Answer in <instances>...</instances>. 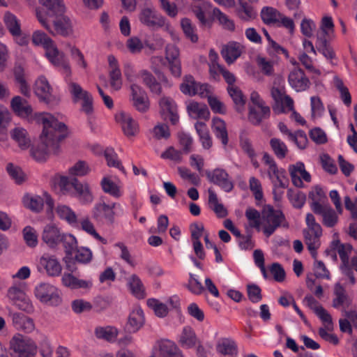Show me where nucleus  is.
<instances>
[{
    "label": "nucleus",
    "instance_id": "obj_33",
    "mask_svg": "<svg viewBox=\"0 0 357 357\" xmlns=\"http://www.w3.org/2000/svg\"><path fill=\"white\" fill-rule=\"evenodd\" d=\"M271 115L268 106L249 107L248 119L255 126H259L263 120L267 119Z\"/></svg>",
    "mask_w": 357,
    "mask_h": 357
},
{
    "label": "nucleus",
    "instance_id": "obj_55",
    "mask_svg": "<svg viewBox=\"0 0 357 357\" xmlns=\"http://www.w3.org/2000/svg\"><path fill=\"white\" fill-rule=\"evenodd\" d=\"M79 224L81 226V228L88 233L89 234L91 235L93 237H94L98 241H100L103 244H107V240L102 236H100L96 231L93 222L89 220V218H85L79 220Z\"/></svg>",
    "mask_w": 357,
    "mask_h": 357
},
{
    "label": "nucleus",
    "instance_id": "obj_37",
    "mask_svg": "<svg viewBox=\"0 0 357 357\" xmlns=\"http://www.w3.org/2000/svg\"><path fill=\"white\" fill-rule=\"evenodd\" d=\"M335 298L333 299V307L339 308L342 306L344 309L349 307L351 304V300L347 294L344 288L340 284L337 283L334 287Z\"/></svg>",
    "mask_w": 357,
    "mask_h": 357
},
{
    "label": "nucleus",
    "instance_id": "obj_63",
    "mask_svg": "<svg viewBox=\"0 0 357 357\" xmlns=\"http://www.w3.org/2000/svg\"><path fill=\"white\" fill-rule=\"evenodd\" d=\"M75 260L81 264H88L92 259V252L90 249L81 247L75 250Z\"/></svg>",
    "mask_w": 357,
    "mask_h": 357
},
{
    "label": "nucleus",
    "instance_id": "obj_42",
    "mask_svg": "<svg viewBox=\"0 0 357 357\" xmlns=\"http://www.w3.org/2000/svg\"><path fill=\"white\" fill-rule=\"evenodd\" d=\"M197 340L194 330L189 326L184 327L179 337V343L181 347L187 349L192 348L195 346Z\"/></svg>",
    "mask_w": 357,
    "mask_h": 357
},
{
    "label": "nucleus",
    "instance_id": "obj_32",
    "mask_svg": "<svg viewBox=\"0 0 357 357\" xmlns=\"http://www.w3.org/2000/svg\"><path fill=\"white\" fill-rule=\"evenodd\" d=\"M11 139L22 150L27 149L31 145V138L27 131L22 127H15L10 131Z\"/></svg>",
    "mask_w": 357,
    "mask_h": 357
},
{
    "label": "nucleus",
    "instance_id": "obj_34",
    "mask_svg": "<svg viewBox=\"0 0 357 357\" xmlns=\"http://www.w3.org/2000/svg\"><path fill=\"white\" fill-rule=\"evenodd\" d=\"M186 108L189 116L192 119H208L209 118L210 113L205 104L190 101L187 104Z\"/></svg>",
    "mask_w": 357,
    "mask_h": 357
},
{
    "label": "nucleus",
    "instance_id": "obj_54",
    "mask_svg": "<svg viewBox=\"0 0 357 357\" xmlns=\"http://www.w3.org/2000/svg\"><path fill=\"white\" fill-rule=\"evenodd\" d=\"M104 156L109 167H116L121 171H124L121 161L118 158V155L114 149L112 147H107L104 151Z\"/></svg>",
    "mask_w": 357,
    "mask_h": 357
},
{
    "label": "nucleus",
    "instance_id": "obj_23",
    "mask_svg": "<svg viewBox=\"0 0 357 357\" xmlns=\"http://www.w3.org/2000/svg\"><path fill=\"white\" fill-rule=\"evenodd\" d=\"M139 19L142 24L153 29H158L165 24V18L149 8L142 10Z\"/></svg>",
    "mask_w": 357,
    "mask_h": 357
},
{
    "label": "nucleus",
    "instance_id": "obj_44",
    "mask_svg": "<svg viewBox=\"0 0 357 357\" xmlns=\"http://www.w3.org/2000/svg\"><path fill=\"white\" fill-rule=\"evenodd\" d=\"M195 128L199 136V140L204 149H208L212 146L213 142L206 125L203 122H197Z\"/></svg>",
    "mask_w": 357,
    "mask_h": 357
},
{
    "label": "nucleus",
    "instance_id": "obj_2",
    "mask_svg": "<svg viewBox=\"0 0 357 357\" xmlns=\"http://www.w3.org/2000/svg\"><path fill=\"white\" fill-rule=\"evenodd\" d=\"M59 186L63 195L76 197L82 204L92 202L93 197L87 183H81L77 178L61 176Z\"/></svg>",
    "mask_w": 357,
    "mask_h": 357
},
{
    "label": "nucleus",
    "instance_id": "obj_60",
    "mask_svg": "<svg viewBox=\"0 0 357 357\" xmlns=\"http://www.w3.org/2000/svg\"><path fill=\"white\" fill-rule=\"evenodd\" d=\"M37 333L40 337L39 348L41 355L43 357H51L53 354V349L47 337L38 331H37Z\"/></svg>",
    "mask_w": 357,
    "mask_h": 357
},
{
    "label": "nucleus",
    "instance_id": "obj_15",
    "mask_svg": "<svg viewBox=\"0 0 357 357\" xmlns=\"http://www.w3.org/2000/svg\"><path fill=\"white\" fill-rule=\"evenodd\" d=\"M206 176L211 183L220 187L224 191L229 192L234 188V183L227 172L222 169H215L206 171Z\"/></svg>",
    "mask_w": 357,
    "mask_h": 357
},
{
    "label": "nucleus",
    "instance_id": "obj_64",
    "mask_svg": "<svg viewBox=\"0 0 357 357\" xmlns=\"http://www.w3.org/2000/svg\"><path fill=\"white\" fill-rule=\"evenodd\" d=\"M189 276L190 277L188 282L186 284V287L193 294H201L204 290V286L194 274L190 273Z\"/></svg>",
    "mask_w": 357,
    "mask_h": 357
},
{
    "label": "nucleus",
    "instance_id": "obj_6",
    "mask_svg": "<svg viewBox=\"0 0 357 357\" xmlns=\"http://www.w3.org/2000/svg\"><path fill=\"white\" fill-rule=\"evenodd\" d=\"M36 17L42 26L53 35L59 34L63 36H68L73 33L72 22L66 16L57 17L52 22V24L50 23L49 19L42 11H37Z\"/></svg>",
    "mask_w": 357,
    "mask_h": 357
},
{
    "label": "nucleus",
    "instance_id": "obj_38",
    "mask_svg": "<svg viewBox=\"0 0 357 357\" xmlns=\"http://www.w3.org/2000/svg\"><path fill=\"white\" fill-rule=\"evenodd\" d=\"M10 106L13 112L22 118L28 117L32 112L31 105L20 96H15L10 102Z\"/></svg>",
    "mask_w": 357,
    "mask_h": 357
},
{
    "label": "nucleus",
    "instance_id": "obj_11",
    "mask_svg": "<svg viewBox=\"0 0 357 357\" xmlns=\"http://www.w3.org/2000/svg\"><path fill=\"white\" fill-rule=\"evenodd\" d=\"M117 208H121L119 204L114 202L107 204L101 200L95 204L93 208V217L98 222L112 225L115 218L114 209Z\"/></svg>",
    "mask_w": 357,
    "mask_h": 357
},
{
    "label": "nucleus",
    "instance_id": "obj_31",
    "mask_svg": "<svg viewBox=\"0 0 357 357\" xmlns=\"http://www.w3.org/2000/svg\"><path fill=\"white\" fill-rule=\"evenodd\" d=\"M39 3L46 8L47 12L43 13L47 19L54 15H62L66 11L63 0H39Z\"/></svg>",
    "mask_w": 357,
    "mask_h": 357
},
{
    "label": "nucleus",
    "instance_id": "obj_20",
    "mask_svg": "<svg viewBox=\"0 0 357 357\" xmlns=\"http://www.w3.org/2000/svg\"><path fill=\"white\" fill-rule=\"evenodd\" d=\"M115 119L121 125L126 136H135L138 132V124L129 113L121 111L115 115Z\"/></svg>",
    "mask_w": 357,
    "mask_h": 357
},
{
    "label": "nucleus",
    "instance_id": "obj_57",
    "mask_svg": "<svg viewBox=\"0 0 357 357\" xmlns=\"http://www.w3.org/2000/svg\"><path fill=\"white\" fill-rule=\"evenodd\" d=\"M181 24L186 38L192 43H197L199 38L195 33L196 28L192 25L191 21L188 18H184L181 20Z\"/></svg>",
    "mask_w": 357,
    "mask_h": 357
},
{
    "label": "nucleus",
    "instance_id": "obj_9",
    "mask_svg": "<svg viewBox=\"0 0 357 357\" xmlns=\"http://www.w3.org/2000/svg\"><path fill=\"white\" fill-rule=\"evenodd\" d=\"M313 212L321 217V221L324 226L328 228H333L337 225L340 221V215L337 209H334L328 204H319L315 203L313 206Z\"/></svg>",
    "mask_w": 357,
    "mask_h": 357
},
{
    "label": "nucleus",
    "instance_id": "obj_61",
    "mask_svg": "<svg viewBox=\"0 0 357 357\" xmlns=\"http://www.w3.org/2000/svg\"><path fill=\"white\" fill-rule=\"evenodd\" d=\"M32 41L36 45H43L45 50H47L54 43L53 40L46 33L40 31H35L33 33Z\"/></svg>",
    "mask_w": 357,
    "mask_h": 357
},
{
    "label": "nucleus",
    "instance_id": "obj_47",
    "mask_svg": "<svg viewBox=\"0 0 357 357\" xmlns=\"http://www.w3.org/2000/svg\"><path fill=\"white\" fill-rule=\"evenodd\" d=\"M208 204L210 207L219 218H224L227 215V211L222 204L218 202L216 193L211 189L208 190Z\"/></svg>",
    "mask_w": 357,
    "mask_h": 357
},
{
    "label": "nucleus",
    "instance_id": "obj_30",
    "mask_svg": "<svg viewBox=\"0 0 357 357\" xmlns=\"http://www.w3.org/2000/svg\"><path fill=\"white\" fill-rule=\"evenodd\" d=\"M107 61L110 86L114 91H119L122 86V77L118 61L113 55H109Z\"/></svg>",
    "mask_w": 357,
    "mask_h": 357
},
{
    "label": "nucleus",
    "instance_id": "obj_26",
    "mask_svg": "<svg viewBox=\"0 0 357 357\" xmlns=\"http://www.w3.org/2000/svg\"><path fill=\"white\" fill-rule=\"evenodd\" d=\"M39 268H43L45 273L51 277L59 276L62 271V266L57 258L47 254L40 257Z\"/></svg>",
    "mask_w": 357,
    "mask_h": 357
},
{
    "label": "nucleus",
    "instance_id": "obj_48",
    "mask_svg": "<svg viewBox=\"0 0 357 357\" xmlns=\"http://www.w3.org/2000/svg\"><path fill=\"white\" fill-rule=\"evenodd\" d=\"M128 287L132 294L138 298L145 296L144 285L137 275H131L128 280Z\"/></svg>",
    "mask_w": 357,
    "mask_h": 357
},
{
    "label": "nucleus",
    "instance_id": "obj_36",
    "mask_svg": "<svg viewBox=\"0 0 357 357\" xmlns=\"http://www.w3.org/2000/svg\"><path fill=\"white\" fill-rule=\"evenodd\" d=\"M237 17L243 22H250L256 18L257 13L255 8L246 1L239 0L236 8Z\"/></svg>",
    "mask_w": 357,
    "mask_h": 357
},
{
    "label": "nucleus",
    "instance_id": "obj_39",
    "mask_svg": "<svg viewBox=\"0 0 357 357\" xmlns=\"http://www.w3.org/2000/svg\"><path fill=\"white\" fill-rule=\"evenodd\" d=\"M3 22L10 33L13 37L21 36L22 29L20 21L14 14L10 11H6L4 13Z\"/></svg>",
    "mask_w": 357,
    "mask_h": 357
},
{
    "label": "nucleus",
    "instance_id": "obj_28",
    "mask_svg": "<svg viewBox=\"0 0 357 357\" xmlns=\"http://www.w3.org/2000/svg\"><path fill=\"white\" fill-rule=\"evenodd\" d=\"M218 354L224 357H237L238 350L236 341L231 337L220 338L215 345Z\"/></svg>",
    "mask_w": 357,
    "mask_h": 357
},
{
    "label": "nucleus",
    "instance_id": "obj_56",
    "mask_svg": "<svg viewBox=\"0 0 357 357\" xmlns=\"http://www.w3.org/2000/svg\"><path fill=\"white\" fill-rule=\"evenodd\" d=\"M103 191L114 197H119L121 193L119 186L109 177H104L101 181Z\"/></svg>",
    "mask_w": 357,
    "mask_h": 357
},
{
    "label": "nucleus",
    "instance_id": "obj_43",
    "mask_svg": "<svg viewBox=\"0 0 357 357\" xmlns=\"http://www.w3.org/2000/svg\"><path fill=\"white\" fill-rule=\"evenodd\" d=\"M213 15L218 21L219 24L222 29L231 32L235 31L236 26L234 21L225 13H222L218 8H213Z\"/></svg>",
    "mask_w": 357,
    "mask_h": 357
},
{
    "label": "nucleus",
    "instance_id": "obj_3",
    "mask_svg": "<svg viewBox=\"0 0 357 357\" xmlns=\"http://www.w3.org/2000/svg\"><path fill=\"white\" fill-rule=\"evenodd\" d=\"M307 227L303 229V234L305 243L307 245L312 257L316 259L317 257V249L321 245V237L322 236V228L317 222L314 215L307 213L305 217Z\"/></svg>",
    "mask_w": 357,
    "mask_h": 357
},
{
    "label": "nucleus",
    "instance_id": "obj_12",
    "mask_svg": "<svg viewBox=\"0 0 357 357\" xmlns=\"http://www.w3.org/2000/svg\"><path fill=\"white\" fill-rule=\"evenodd\" d=\"M8 297L19 310L27 313L33 312V306L22 285H13L8 290Z\"/></svg>",
    "mask_w": 357,
    "mask_h": 357
},
{
    "label": "nucleus",
    "instance_id": "obj_53",
    "mask_svg": "<svg viewBox=\"0 0 357 357\" xmlns=\"http://www.w3.org/2000/svg\"><path fill=\"white\" fill-rule=\"evenodd\" d=\"M197 82L192 75H186L183 77V81L180 86L181 92L185 95L193 96L197 95L195 91Z\"/></svg>",
    "mask_w": 357,
    "mask_h": 357
},
{
    "label": "nucleus",
    "instance_id": "obj_13",
    "mask_svg": "<svg viewBox=\"0 0 357 357\" xmlns=\"http://www.w3.org/2000/svg\"><path fill=\"white\" fill-rule=\"evenodd\" d=\"M34 294L36 298L43 303L54 306H57L61 303L58 289L49 283H40L36 286Z\"/></svg>",
    "mask_w": 357,
    "mask_h": 357
},
{
    "label": "nucleus",
    "instance_id": "obj_18",
    "mask_svg": "<svg viewBox=\"0 0 357 357\" xmlns=\"http://www.w3.org/2000/svg\"><path fill=\"white\" fill-rule=\"evenodd\" d=\"M52 91V87L45 76L41 75L36 80L34 93L40 102L49 104L54 99Z\"/></svg>",
    "mask_w": 357,
    "mask_h": 357
},
{
    "label": "nucleus",
    "instance_id": "obj_58",
    "mask_svg": "<svg viewBox=\"0 0 357 357\" xmlns=\"http://www.w3.org/2000/svg\"><path fill=\"white\" fill-rule=\"evenodd\" d=\"M147 305L152 309L158 317H165L168 314L167 305L155 298H149L146 301Z\"/></svg>",
    "mask_w": 357,
    "mask_h": 357
},
{
    "label": "nucleus",
    "instance_id": "obj_52",
    "mask_svg": "<svg viewBox=\"0 0 357 357\" xmlns=\"http://www.w3.org/2000/svg\"><path fill=\"white\" fill-rule=\"evenodd\" d=\"M61 243H63L65 252L68 256H72L77 248V241L75 237L70 234H63Z\"/></svg>",
    "mask_w": 357,
    "mask_h": 357
},
{
    "label": "nucleus",
    "instance_id": "obj_19",
    "mask_svg": "<svg viewBox=\"0 0 357 357\" xmlns=\"http://www.w3.org/2000/svg\"><path fill=\"white\" fill-rule=\"evenodd\" d=\"M8 316L12 320L13 326L24 333H30L35 330V324L31 317H29L22 313L13 312L9 309Z\"/></svg>",
    "mask_w": 357,
    "mask_h": 357
},
{
    "label": "nucleus",
    "instance_id": "obj_41",
    "mask_svg": "<svg viewBox=\"0 0 357 357\" xmlns=\"http://www.w3.org/2000/svg\"><path fill=\"white\" fill-rule=\"evenodd\" d=\"M212 122V128L215 137L221 140V142L224 146H227L229 139L225 121L218 117H215L213 119Z\"/></svg>",
    "mask_w": 357,
    "mask_h": 357
},
{
    "label": "nucleus",
    "instance_id": "obj_5",
    "mask_svg": "<svg viewBox=\"0 0 357 357\" xmlns=\"http://www.w3.org/2000/svg\"><path fill=\"white\" fill-rule=\"evenodd\" d=\"M10 350L11 357H34L38 346L30 337L17 334L10 341Z\"/></svg>",
    "mask_w": 357,
    "mask_h": 357
},
{
    "label": "nucleus",
    "instance_id": "obj_25",
    "mask_svg": "<svg viewBox=\"0 0 357 357\" xmlns=\"http://www.w3.org/2000/svg\"><path fill=\"white\" fill-rule=\"evenodd\" d=\"M63 234L54 224H48L43 228L42 240L50 248H54L61 243Z\"/></svg>",
    "mask_w": 357,
    "mask_h": 357
},
{
    "label": "nucleus",
    "instance_id": "obj_62",
    "mask_svg": "<svg viewBox=\"0 0 357 357\" xmlns=\"http://www.w3.org/2000/svg\"><path fill=\"white\" fill-rule=\"evenodd\" d=\"M245 215L249 221L250 227L259 230L261 225L259 212L255 208H248Z\"/></svg>",
    "mask_w": 357,
    "mask_h": 357
},
{
    "label": "nucleus",
    "instance_id": "obj_35",
    "mask_svg": "<svg viewBox=\"0 0 357 357\" xmlns=\"http://www.w3.org/2000/svg\"><path fill=\"white\" fill-rule=\"evenodd\" d=\"M137 77L142 79V82L145 84L150 91L155 94L160 95L162 93V88L160 84L158 82L155 77L147 70H141L137 74Z\"/></svg>",
    "mask_w": 357,
    "mask_h": 357
},
{
    "label": "nucleus",
    "instance_id": "obj_50",
    "mask_svg": "<svg viewBox=\"0 0 357 357\" xmlns=\"http://www.w3.org/2000/svg\"><path fill=\"white\" fill-rule=\"evenodd\" d=\"M316 45L317 50L327 59L331 60L335 57V54L333 48L329 45L325 36H318Z\"/></svg>",
    "mask_w": 357,
    "mask_h": 357
},
{
    "label": "nucleus",
    "instance_id": "obj_21",
    "mask_svg": "<svg viewBox=\"0 0 357 357\" xmlns=\"http://www.w3.org/2000/svg\"><path fill=\"white\" fill-rule=\"evenodd\" d=\"M155 349L151 357H183L176 345L168 340L158 342Z\"/></svg>",
    "mask_w": 357,
    "mask_h": 357
},
{
    "label": "nucleus",
    "instance_id": "obj_14",
    "mask_svg": "<svg viewBox=\"0 0 357 357\" xmlns=\"http://www.w3.org/2000/svg\"><path fill=\"white\" fill-rule=\"evenodd\" d=\"M45 56L55 67L66 76L70 77L71 75V69L70 64L65 57L64 54L60 52L54 43L45 50Z\"/></svg>",
    "mask_w": 357,
    "mask_h": 357
},
{
    "label": "nucleus",
    "instance_id": "obj_27",
    "mask_svg": "<svg viewBox=\"0 0 357 357\" xmlns=\"http://www.w3.org/2000/svg\"><path fill=\"white\" fill-rule=\"evenodd\" d=\"M290 86L296 91H303L309 88L310 82L304 71L301 68L292 70L288 77Z\"/></svg>",
    "mask_w": 357,
    "mask_h": 357
},
{
    "label": "nucleus",
    "instance_id": "obj_10",
    "mask_svg": "<svg viewBox=\"0 0 357 357\" xmlns=\"http://www.w3.org/2000/svg\"><path fill=\"white\" fill-rule=\"evenodd\" d=\"M332 246L337 250L342 265L340 266L342 273L347 276L351 284L355 283V278L353 271L350 267L349 256L352 252V246L349 244H341L339 241H333Z\"/></svg>",
    "mask_w": 357,
    "mask_h": 357
},
{
    "label": "nucleus",
    "instance_id": "obj_29",
    "mask_svg": "<svg viewBox=\"0 0 357 357\" xmlns=\"http://www.w3.org/2000/svg\"><path fill=\"white\" fill-rule=\"evenodd\" d=\"M245 47L236 41H230L225 45L221 50V55L228 64L233 63L241 56Z\"/></svg>",
    "mask_w": 357,
    "mask_h": 357
},
{
    "label": "nucleus",
    "instance_id": "obj_17",
    "mask_svg": "<svg viewBox=\"0 0 357 357\" xmlns=\"http://www.w3.org/2000/svg\"><path fill=\"white\" fill-rule=\"evenodd\" d=\"M160 114L165 121H169L176 125L179 120L177 107L175 102L169 97H162L160 101Z\"/></svg>",
    "mask_w": 357,
    "mask_h": 357
},
{
    "label": "nucleus",
    "instance_id": "obj_7",
    "mask_svg": "<svg viewBox=\"0 0 357 357\" xmlns=\"http://www.w3.org/2000/svg\"><path fill=\"white\" fill-rule=\"evenodd\" d=\"M68 90L73 102L82 101V111L88 116L92 114L93 107V97L91 93L83 89L79 84L71 80L68 81Z\"/></svg>",
    "mask_w": 357,
    "mask_h": 357
},
{
    "label": "nucleus",
    "instance_id": "obj_16",
    "mask_svg": "<svg viewBox=\"0 0 357 357\" xmlns=\"http://www.w3.org/2000/svg\"><path fill=\"white\" fill-rule=\"evenodd\" d=\"M23 202L25 207L34 212L42 211L45 202L50 210L54 207V200L47 192H44L43 197L36 195H26L23 198Z\"/></svg>",
    "mask_w": 357,
    "mask_h": 357
},
{
    "label": "nucleus",
    "instance_id": "obj_1",
    "mask_svg": "<svg viewBox=\"0 0 357 357\" xmlns=\"http://www.w3.org/2000/svg\"><path fill=\"white\" fill-rule=\"evenodd\" d=\"M38 121L43 124L40 144L31 149L32 157L37 161L45 160L49 155L58 153L59 142L66 137L67 127L51 114H41Z\"/></svg>",
    "mask_w": 357,
    "mask_h": 357
},
{
    "label": "nucleus",
    "instance_id": "obj_59",
    "mask_svg": "<svg viewBox=\"0 0 357 357\" xmlns=\"http://www.w3.org/2000/svg\"><path fill=\"white\" fill-rule=\"evenodd\" d=\"M89 172L90 168L88 164L82 160L77 162L68 170L69 174L73 176H84L88 174Z\"/></svg>",
    "mask_w": 357,
    "mask_h": 357
},
{
    "label": "nucleus",
    "instance_id": "obj_8",
    "mask_svg": "<svg viewBox=\"0 0 357 357\" xmlns=\"http://www.w3.org/2000/svg\"><path fill=\"white\" fill-rule=\"evenodd\" d=\"M262 160L264 164L268 166L267 174L273 185L280 186L282 188H287L289 179L285 169L278 168L273 158L267 153H264Z\"/></svg>",
    "mask_w": 357,
    "mask_h": 357
},
{
    "label": "nucleus",
    "instance_id": "obj_49",
    "mask_svg": "<svg viewBox=\"0 0 357 357\" xmlns=\"http://www.w3.org/2000/svg\"><path fill=\"white\" fill-rule=\"evenodd\" d=\"M56 213L61 219L65 220L70 225L77 222L75 213L66 205H58L56 208Z\"/></svg>",
    "mask_w": 357,
    "mask_h": 357
},
{
    "label": "nucleus",
    "instance_id": "obj_45",
    "mask_svg": "<svg viewBox=\"0 0 357 357\" xmlns=\"http://www.w3.org/2000/svg\"><path fill=\"white\" fill-rule=\"evenodd\" d=\"M227 91L233 100L236 110L241 112L245 103V99L241 90L236 86H228Z\"/></svg>",
    "mask_w": 357,
    "mask_h": 357
},
{
    "label": "nucleus",
    "instance_id": "obj_4",
    "mask_svg": "<svg viewBox=\"0 0 357 357\" xmlns=\"http://www.w3.org/2000/svg\"><path fill=\"white\" fill-rule=\"evenodd\" d=\"M263 232L266 237L271 236L280 227H288L283 213L271 206H266L262 212Z\"/></svg>",
    "mask_w": 357,
    "mask_h": 357
},
{
    "label": "nucleus",
    "instance_id": "obj_46",
    "mask_svg": "<svg viewBox=\"0 0 357 357\" xmlns=\"http://www.w3.org/2000/svg\"><path fill=\"white\" fill-rule=\"evenodd\" d=\"M280 13L275 8L271 6L262 8L260 16L263 22L266 24H275L278 22Z\"/></svg>",
    "mask_w": 357,
    "mask_h": 357
},
{
    "label": "nucleus",
    "instance_id": "obj_24",
    "mask_svg": "<svg viewBox=\"0 0 357 357\" xmlns=\"http://www.w3.org/2000/svg\"><path fill=\"white\" fill-rule=\"evenodd\" d=\"M144 322L143 310L136 307L129 314L124 330L128 333H135L143 327Z\"/></svg>",
    "mask_w": 357,
    "mask_h": 357
},
{
    "label": "nucleus",
    "instance_id": "obj_51",
    "mask_svg": "<svg viewBox=\"0 0 357 357\" xmlns=\"http://www.w3.org/2000/svg\"><path fill=\"white\" fill-rule=\"evenodd\" d=\"M270 146L275 156L279 159H283L288 153L287 145L278 138H271L270 139Z\"/></svg>",
    "mask_w": 357,
    "mask_h": 357
},
{
    "label": "nucleus",
    "instance_id": "obj_22",
    "mask_svg": "<svg viewBox=\"0 0 357 357\" xmlns=\"http://www.w3.org/2000/svg\"><path fill=\"white\" fill-rule=\"evenodd\" d=\"M288 170L291 181L296 187L302 188L303 186V180L306 182H310L311 181L310 174L305 170V165L301 162L290 165Z\"/></svg>",
    "mask_w": 357,
    "mask_h": 357
},
{
    "label": "nucleus",
    "instance_id": "obj_40",
    "mask_svg": "<svg viewBox=\"0 0 357 357\" xmlns=\"http://www.w3.org/2000/svg\"><path fill=\"white\" fill-rule=\"evenodd\" d=\"M94 334L98 339L114 342L119 335V331L112 326H98L94 330Z\"/></svg>",
    "mask_w": 357,
    "mask_h": 357
}]
</instances>
